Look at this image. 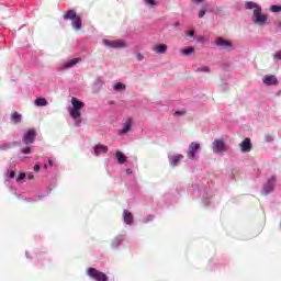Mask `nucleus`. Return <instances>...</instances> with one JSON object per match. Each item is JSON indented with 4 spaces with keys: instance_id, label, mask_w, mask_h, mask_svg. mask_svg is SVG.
Masks as SVG:
<instances>
[{
    "instance_id": "1",
    "label": "nucleus",
    "mask_w": 281,
    "mask_h": 281,
    "mask_svg": "<svg viewBox=\"0 0 281 281\" xmlns=\"http://www.w3.org/2000/svg\"><path fill=\"white\" fill-rule=\"evenodd\" d=\"M70 102L72 104V108L68 110L69 115L70 117H72V120H75L77 124H80V122H82V112L80 111L85 108V102L78 100L76 97H72Z\"/></svg>"
},
{
    "instance_id": "2",
    "label": "nucleus",
    "mask_w": 281,
    "mask_h": 281,
    "mask_svg": "<svg viewBox=\"0 0 281 281\" xmlns=\"http://www.w3.org/2000/svg\"><path fill=\"white\" fill-rule=\"evenodd\" d=\"M254 23L257 25H265L267 23V15L262 14V8H256L252 14Z\"/></svg>"
},
{
    "instance_id": "3",
    "label": "nucleus",
    "mask_w": 281,
    "mask_h": 281,
    "mask_svg": "<svg viewBox=\"0 0 281 281\" xmlns=\"http://www.w3.org/2000/svg\"><path fill=\"white\" fill-rule=\"evenodd\" d=\"M88 276L95 281H109V277L104 272H100L95 268H89Z\"/></svg>"
},
{
    "instance_id": "4",
    "label": "nucleus",
    "mask_w": 281,
    "mask_h": 281,
    "mask_svg": "<svg viewBox=\"0 0 281 281\" xmlns=\"http://www.w3.org/2000/svg\"><path fill=\"white\" fill-rule=\"evenodd\" d=\"M225 150H227V147L225 146V140H223L222 138H216L213 142V151L216 155H223Z\"/></svg>"
},
{
    "instance_id": "5",
    "label": "nucleus",
    "mask_w": 281,
    "mask_h": 281,
    "mask_svg": "<svg viewBox=\"0 0 281 281\" xmlns=\"http://www.w3.org/2000/svg\"><path fill=\"white\" fill-rule=\"evenodd\" d=\"M201 148V144L193 142L190 144L189 146V151L187 154L188 159L194 160V158L196 157V153H199Z\"/></svg>"
},
{
    "instance_id": "6",
    "label": "nucleus",
    "mask_w": 281,
    "mask_h": 281,
    "mask_svg": "<svg viewBox=\"0 0 281 281\" xmlns=\"http://www.w3.org/2000/svg\"><path fill=\"white\" fill-rule=\"evenodd\" d=\"M34 139H36V131L35 130H27L26 133L23 135V143L29 146V144H34Z\"/></svg>"
},
{
    "instance_id": "7",
    "label": "nucleus",
    "mask_w": 281,
    "mask_h": 281,
    "mask_svg": "<svg viewBox=\"0 0 281 281\" xmlns=\"http://www.w3.org/2000/svg\"><path fill=\"white\" fill-rule=\"evenodd\" d=\"M215 45H217V47H221L222 49H231L232 42H229L223 37H217L215 40Z\"/></svg>"
},
{
    "instance_id": "8",
    "label": "nucleus",
    "mask_w": 281,
    "mask_h": 281,
    "mask_svg": "<svg viewBox=\"0 0 281 281\" xmlns=\"http://www.w3.org/2000/svg\"><path fill=\"white\" fill-rule=\"evenodd\" d=\"M239 146H240L241 153H250L251 151V139L250 138H245L240 143Z\"/></svg>"
},
{
    "instance_id": "9",
    "label": "nucleus",
    "mask_w": 281,
    "mask_h": 281,
    "mask_svg": "<svg viewBox=\"0 0 281 281\" xmlns=\"http://www.w3.org/2000/svg\"><path fill=\"white\" fill-rule=\"evenodd\" d=\"M262 82L268 86L278 85V78L273 75H267L262 78Z\"/></svg>"
},
{
    "instance_id": "10",
    "label": "nucleus",
    "mask_w": 281,
    "mask_h": 281,
    "mask_svg": "<svg viewBox=\"0 0 281 281\" xmlns=\"http://www.w3.org/2000/svg\"><path fill=\"white\" fill-rule=\"evenodd\" d=\"M102 153H109V147L106 145L98 144L94 147L95 157H100V155H102Z\"/></svg>"
},
{
    "instance_id": "11",
    "label": "nucleus",
    "mask_w": 281,
    "mask_h": 281,
    "mask_svg": "<svg viewBox=\"0 0 281 281\" xmlns=\"http://www.w3.org/2000/svg\"><path fill=\"white\" fill-rule=\"evenodd\" d=\"M123 221L126 223V225H133V213H131L128 210H124Z\"/></svg>"
},
{
    "instance_id": "12",
    "label": "nucleus",
    "mask_w": 281,
    "mask_h": 281,
    "mask_svg": "<svg viewBox=\"0 0 281 281\" xmlns=\"http://www.w3.org/2000/svg\"><path fill=\"white\" fill-rule=\"evenodd\" d=\"M153 49L156 54H166V52H168V46L166 44H156Z\"/></svg>"
},
{
    "instance_id": "13",
    "label": "nucleus",
    "mask_w": 281,
    "mask_h": 281,
    "mask_svg": "<svg viewBox=\"0 0 281 281\" xmlns=\"http://www.w3.org/2000/svg\"><path fill=\"white\" fill-rule=\"evenodd\" d=\"M131 126H133V120L130 117V119H126L123 126V131L120 132V135H126V133L131 131Z\"/></svg>"
},
{
    "instance_id": "14",
    "label": "nucleus",
    "mask_w": 281,
    "mask_h": 281,
    "mask_svg": "<svg viewBox=\"0 0 281 281\" xmlns=\"http://www.w3.org/2000/svg\"><path fill=\"white\" fill-rule=\"evenodd\" d=\"M74 30H82V18L79 15L71 21Z\"/></svg>"
},
{
    "instance_id": "15",
    "label": "nucleus",
    "mask_w": 281,
    "mask_h": 281,
    "mask_svg": "<svg viewBox=\"0 0 281 281\" xmlns=\"http://www.w3.org/2000/svg\"><path fill=\"white\" fill-rule=\"evenodd\" d=\"M105 45H109L110 47L120 48V47H126V43L122 41H113V42H105Z\"/></svg>"
},
{
    "instance_id": "16",
    "label": "nucleus",
    "mask_w": 281,
    "mask_h": 281,
    "mask_svg": "<svg viewBox=\"0 0 281 281\" xmlns=\"http://www.w3.org/2000/svg\"><path fill=\"white\" fill-rule=\"evenodd\" d=\"M77 16H79V15H78V13H76V11L69 10L64 15V19H65V21H74Z\"/></svg>"
},
{
    "instance_id": "17",
    "label": "nucleus",
    "mask_w": 281,
    "mask_h": 281,
    "mask_svg": "<svg viewBox=\"0 0 281 281\" xmlns=\"http://www.w3.org/2000/svg\"><path fill=\"white\" fill-rule=\"evenodd\" d=\"M21 120H23V116H21V114H19V112H13L11 114V121L13 124H21Z\"/></svg>"
},
{
    "instance_id": "18",
    "label": "nucleus",
    "mask_w": 281,
    "mask_h": 281,
    "mask_svg": "<svg viewBox=\"0 0 281 281\" xmlns=\"http://www.w3.org/2000/svg\"><path fill=\"white\" fill-rule=\"evenodd\" d=\"M78 63H80V58L70 59L64 65V69H69L74 67V65H78Z\"/></svg>"
},
{
    "instance_id": "19",
    "label": "nucleus",
    "mask_w": 281,
    "mask_h": 281,
    "mask_svg": "<svg viewBox=\"0 0 281 281\" xmlns=\"http://www.w3.org/2000/svg\"><path fill=\"white\" fill-rule=\"evenodd\" d=\"M34 104L36 106H47V99L45 98H37L35 101H34Z\"/></svg>"
},
{
    "instance_id": "20",
    "label": "nucleus",
    "mask_w": 281,
    "mask_h": 281,
    "mask_svg": "<svg viewBox=\"0 0 281 281\" xmlns=\"http://www.w3.org/2000/svg\"><path fill=\"white\" fill-rule=\"evenodd\" d=\"M115 157L119 164H126V156L122 151H116Z\"/></svg>"
},
{
    "instance_id": "21",
    "label": "nucleus",
    "mask_w": 281,
    "mask_h": 281,
    "mask_svg": "<svg viewBox=\"0 0 281 281\" xmlns=\"http://www.w3.org/2000/svg\"><path fill=\"white\" fill-rule=\"evenodd\" d=\"M183 159V155L179 154L176 155L172 160H171V166H178L179 161H181Z\"/></svg>"
},
{
    "instance_id": "22",
    "label": "nucleus",
    "mask_w": 281,
    "mask_h": 281,
    "mask_svg": "<svg viewBox=\"0 0 281 281\" xmlns=\"http://www.w3.org/2000/svg\"><path fill=\"white\" fill-rule=\"evenodd\" d=\"M182 56H190L194 54V47L184 48L181 50Z\"/></svg>"
},
{
    "instance_id": "23",
    "label": "nucleus",
    "mask_w": 281,
    "mask_h": 281,
    "mask_svg": "<svg viewBox=\"0 0 281 281\" xmlns=\"http://www.w3.org/2000/svg\"><path fill=\"white\" fill-rule=\"evenodd\" d=\"M246 10H256V8H260L258 4H256L255 2H246Z\"/></svg>"
},
{
    "instance_id": "24",
    "label": "nucleus",
    "mask_w": 281,
    "mask_h": 281,
    "mask_svg": "<svg viewBox=\"0 0 281 281\" xmlns=\"http://www.w3.org/2000/svg\"><path fill=\"white\" fill-rule=\"evenodd\" d=\"M268 188L269 190H273V188L276 187V177H271L269 180H268Z\"/></svg>"
},
{
    "instance_id": "25",
    "label": "nucleus",
    "mask_w": 281,
    "mask_h": 281,
    "mask_svg": "<svg viewBox=\"0 0 281 281\" xmlns=\"http://www.w3.org/2000/svg\"><path fill=\"white\" fill-rule=\"evenodd\" d=\"M114 89H116V91H122L124 89H126V86L122 82H117L115 86H114Z\"/></svg>"
},
{
    "instance_id": "26",
    "label": "nucleus",
    "mask_w": 281,
    "mask_h": 281,
    "mask_svg": "<svg viewBox=\"0 0 281 281\" xmlns=\"http://www.w3.org/2000/svg\"><path fill=\"white\" fill-rule=\"evenodd\" d=\"M270 12H274V13L281 12V5H271Z\"/></svg>"
},
{
    "instance_id": "27",
    "label": "nucleus",
    "mask_w": 281,
    "mask_h": 281,
    "mask_svg": "<svg viewBox=\"0 0 281 281\" xmlns=\"http://www.w3.org/2000/svg\"><path fill=\"white\" fill-rule=\"evenodd\" d=\"M205 12H207V10L205 7H202L199 11V19H203V16H205Z\"/></svg>"
},
{
    "instance_id": "28",
    "label": "nucleus",
    "mask_w": 281,
    "mask_h": 281,
    "mask_svg": "<svg viewBox=\"0 0 281 281\" xmlns=\"http://www.w3.org/2000/svg\"><path fill=\"white\" fill-rule=\"evenodd\" d=\"M195 71H204L206 74H210L211 70H210V67H207V66H201Z\"/></svg>"
},
{
    "instance_id": "29",
    "label": "nucleus",
    "mask_w": 281,
    "mask_h": 281,
    "mask_svg": "<svg viewBox=\"0 0 281 281\" xmlns=\"http://www.w3.org/2000/svg\"><path fill=\"white\" fill-rule=\"evenodd\" d=\"M146 5H149V8H153L157 4V2H155V0H145Z\"/></svg>"
},
{
    "instance_id": "30",
    "label": "nucleus",
    "mask_w": 281,
    "mask_h": 281,
    "mask_svg": "<svg viewBox=\"0 0 281 281\" xmlns=\"http://www.w3.org/2000/svg\"><path fill=\"white\" fill-rule=\"evenodd\" d=\"M10 147H11L10 143H4V144L0 145V150H8V148H10Z\"/></svg>"
},
{
    "instance_id": "31",
    "label": "nucleus",
    "mask_w": 281,
    "mask_h": 281,
    "mask_svg": "<svg viewBox=\"0 0 281 281\" xmlns=\"http://www.w3.org/2000/svg\"><path fill=\"white\" fill-rule=\"evenodd\" d=\"M122 243V236H119L116 237L114 240H113V245L117 246Z\"/></svg>"
},
{
    "instance_id": "32",
    "label": "nucleus",
    "mask_w": 281,
    "mask_h": 281,
    "mask_svg": "<svg viewBox=\"0 0 281 281\" xmlns=\"http://www.w3.org/2000/svg\"><path fill=\"white\" fill-rule=\"evenodd\" d=\"M22 153H23L24 155H30V153H32V149H31L30 147H25V148L22 150Z\"/></svg>"
},
{
    "instance_id": "33",
    "label": "nucleus",
    "mask_w": 281,
    "mask_h": 281,
    "mask_svg": "<svg viewBox=\"0 0 281 281\" xmlns=\"http://www.w3.org/2000/svg\"><path fill=\"white\" fill-rule=\"evenodd\" d=\"M23 179H25V173H20L19 177L16 178V181L20 182V181H23Z\"/></svg>"
},
{
    "instance_id": "34",
    "label": "nucleus",
    "mask_w": 281,
    "mask_h": 281,
    "mask_svg": "<svg viewBox=\"0 0 281 281\" xmlns=\"http://www.w3.org/2000/svg\"><path fill=\"white\" fill-rule=\"evenodd\" d=\"M274 60H281V50L276 53Z\"/></svg>"
},
{
    "instance_id": "35",
    "label": "nucleus",
    "mask_w": 281,
    "mask_h": 281,
    "mask_svg": "<svg viewBox=\"0 0 281 281\" xmlns=\"http://www.w3.org/2000/svg\"><path fill=\"white\" fill-rule=\"evenodd\" d=\"M16 173L14 171H9V179H14Z\"/></svg>"
},
{
    "instance_id": "36",
    "label": "nucleus",
    "mask_w": 281,
    "mask_h": 281,
    "mask_svg": "<svg viewBox=\"0 0 281 281\" xmlns=\"http://www.w3.org/2000/svg\"><path fill=\"white\" fill-rule=\"evenodd\" d=\"M266 142H273V136L266 135Z\"/></svg>"
},
{
    "instance_id": "37",
    "label": "nucleus",
    "mask_w": 281,
    "mask_h": 281,
    "mask_svg": "<svg viewBox=\"0 0 281 281\" xmlns=\"http://www.w3.org/2000/svg\"><path fill=\"white\" fill-rule=\"evenodd\" d=\"M33 170H34L35 172H38V171L41 170V166H40V165H35V166L33 167Z\"/></svg>"
},
{
    "instance_id": "38",
    "label": "nucleus",
    "mask_w": 281,
    "mask_h": 281,
    "mask_svg": "<svg viewBox=\"0 0 281 281\" xmlns=\"http://www.w3.org/2000/svg\"><path fill=\"white\" fill-rule=\"evenodd\" d=\"M136 58H137L138 60H144V55H142V53H138L137 56H136Z\"/></svg>"
},
{
    "instance_id": "39",
    "label": "nucleus",
    "mask_w": 281,
    "mask_h": 281,
    "mask_svg": "<svg viewBox=\"0 0 281 281\" xmlns=\"http://www.w3.org/2000/svg\"><path fill=\"white\" fill-rule=\"evenodd\" d=\"M175 115H186V111H176Z\"/></svg>"
},
{
    "instance_id": "40",
    "label": "nucleus",
    "mask_w": 281,
    "mask_h": 281,
    "mask_svg": "<svg viewBox=\"0 0 281 281\" xmlns=\"http://www.w3.org/2000/svg\"><path fill=\"white\" fill-rule=\"evenodd\" d=\"M278 30H281V21L276 22Z\"/></svg>"
},
{
    "instance_id": "41",
    "label": "nucleus",
    "mask_w": 281,
    "mask_h": 281,
    "mask_svg": "<svg viewBox=\"0 0 281 281\" xmlns=\"http://www.w3.org/2000/svg\"><path fill=\"white\" fill-rule=\"evenodd\" d=\"M188 36H194V31L193 30L189 31Z\"/></svg>"
},
{
    "instance_id": "42",
    "label": "nucleus",
    "mask_w": 281,
    "mask_h": 281,
    "mask_svg": "<svg viewBox=\"0 0 281 281\" xmlns=\"http://www.w3.org/2000/svg\"><path fill=\"white\" fill-rule=\"evenodd\" d=\"M48 165L52 167L54 166V161H52L50 159L48 160Z\"/></svg>"
},
{
    "instance_id": "43",
    "label": "nucleus",
    "mask_w": 281,
    "mask_h": 281,
    "mask_svg": "<svg viewBox=\"0 0 281 281\" xmlns=\"http://www.w3.org/2000/svg\"><path fill=\"white\" fill-rule=\"evenodd\" d=\"M195 3H202L203 0H193Z\"/></svg>"
},
{
    "instance_id": "44",
    "label": "nucleus",
    "mask_w": 281,
    "mask_h": 281,
    "mask_svg": "<svg viewBox=\"0 0 281 281\" xmlns=\"http://www.w3.org/2000/svg\"><path fill=\"white\" fill-rule=\"evenodd\" d=\"M173 25H175V27H179L180 23L176 22Z\"/></svg>"
},
{
    "instance_id": "45",
    "label": "nucleus",
    "mask_w": 281,
    "mask_h": 281,
    "mask_svg": "<svg viewBox=\"0 0 281 281\" xmlns=\"http://www.w3.org/2000/svg\"><path fill=\"white\" fill-rule=\"evenodd\" d=\"M127 175H131L133 171L131 169L126 170Z\"/></svg>"
},
{
    "instance_id": "46",
    "label": "nucleus",
    "mask_w": 281,
    "mask_h": 281,
    "mask_svg": "<svg viewBox=\"0 0 281 281\" xmlns=\"http://www.w3.org/2000/svg\"><path fill=\"white\" fill-rule=\"evenodd\" d=\"M29 179H34V176L33 175H29Z\"/></svg>"
}]
</instances>
